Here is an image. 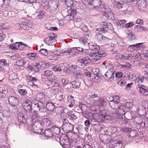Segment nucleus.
<instances>
[{
    "mask_svg": "<svg viewBox=\"0 0 148 148\" xmlns=\"http://www.w3.org/2000/svg\"><path fill=\"white\" fill-rule=\"evenodd\" d=\"M92 46V50L90 53H86L88 56L80 57L78 59V61L82 63L81 66H83V68L92 60L96 64L99 63L100 62L99 58L105 57L106 55L104 50L100 49L98 45L94 44Z\"/></svg>",
    "mask_w": 148,
    "mask_h": 148,
    "instance_id": "obj_1",
    "label": "nucleus"
},
{
    "mask_svg": "<svg viewBox=\"0 0 148 148\" xmlns=\"http://www.w3.org/2000/svg\"><path fill=\"white\" fill-rule=\"evenodd\" d=\"M111 26L110 23H107L105 21L100 22V27L97 29V31L98 32L101 33H97L94 38L95 40L99 43H106L108 38L103 35L101 33L103 34L106 32L109 28L110 29L112 30Z\"/></svg>",
    "mask_w": 148,
    "mask_h": 148,
    "instance_id": "obj_2",
    "label": "nucleus"
},
{
    "mask_svg": "<svg viewBox=\"0 0 148 148\" xmlns=\"http://www.w3.org/2000/svg\"><path fill=\"white\" fill-rule=\"evenodd\" d=\"M107 110H105L101 111L99 113H91L90 112L88 113V115H90L94 119L99 122H103L106 120H108L109 116L107 114Z\"/></svg>",
    "mask_w": 148,
    "mask_h": 148,
    "instance_id": "obj_3",
    "label": "nucleus"
},
{
    "mask_svg": "<svg viewBox=\"0 0 148 148\" xmlns=\"http://www.w3.org/2000/svg\"><path fill=\"white\" fill-rule=\"evenodd\" d=\"M48 37L44 40V42L47 45L52 46L54 45L56 42V36L53 33H49L48 34Z\"/></svg>",
    "mask_w": 148,
    "mask_h": 148,
    "instance_id": "obj_4",
    "label": "nucleus"
},
{
    "mask_svg": "<svg viewBox=\"0 0 148 148\" xmlns=\"http://www.w3.org/2000/svg\"><path fill=\"white\" fill-rule=\"evenodd\" d=\"M75 125L74 123L73 124L69 123L68 120L64 119L63 121V124L62 125V128L65 132H68L73 130L74 129V126Z\"/></svg>",
    "mask_w": 148,
    "mask_h": 148,
    "instance_id": "obj_5",
    "label": "nucleus"
},
{
    "mask_svg": "<svg viewBox=\"0 0 148 148\" xmlns=\"http://www.w3.org/2000/svg\"><path fill=\"white\" fill-rule=\"evenodd\" d=\"M120 97L118 96L113 97V99L109 101V104L111 107L116 110L121 104L120 103Z\"/></svg>",
    "mask_w": 148,
    "mask_h": 148,
    "instance_id": "obj_6",
    "label": "nucleus"
},
{
    "mask_svg": "<svg viewBox=\"0 0 148 148\" xmlns=\"http://www.w3.org/2000/svg\"><path fill=\"white\" fill-rule=\"evenodd\" d=\"M23 109L27 112V118H29L30 115V112L32 110V105L30 101L29 100L25 101L22 104Z\"/></svg>",
    "mask_w": 148,
    "mask_h": 148,
    "instance_id": "obj_7",
    "label": "nucleus"
},
{
    "mask_svg": "<svg viewBox=\"0 0 148 148\" xmlns=\"http://www.w3.org/2000/svg\"><path fill=\"white\" fill-rule=\"evenodd\" d=\"M60 143L62 146L64 148H69L71 145L68 138L65 137L60 138Z\"/></svg>",
    "mask_w": 148,
    "mask_h": 148,
    "instance_id": "obj_8",
    "label": "nucleus"
},
{
    "mask_svg": "<svg viewBox=\"0 0 148 148\" xmlns=\"http://www.w3.org/2000/svg\"><path fill=\"white\" fill-rule=\"evenodd\" d=\"M131 57V53H124L123 55H117L115 57L116 60L121 61H125L130 59Z\"/></svg>",
    "mask_w": 148,
    "mask_h": 148,
    "instance_id": "obj_9",
    "label": "nucleus"
},
{
    "mask_svg": "<svg viewBox=\"0 0 148 148\" xmlns=\"http://www.w3.org/2000/svg\"><path fill=\"white\" fill-rule=\"evenodd\" d=\"M20 27L25 30H29L32 27V24L30 22L23 21L19 23Z\"/></svg>",
    "mask_w": 148,
    "mask_h": 148,
    "instance_id": "obj_10",
    "label": "nucleus"
},
{
    "mask_svg": "<svg viewBox=\"0 0 148 148\" xmlns=\"http://www.w3.org/2000/svg\"><path fill=\"white\" fill-rule=\"evenodd\" d=\"M116 71H114L112 70H108L107 72L104 75V78L106 80H108L111 78H113L114 77V75Z\"/></svg>",
    "mask_w": 148,
    "mask_h": 148,
    "instance_id": "obj_11",
    "label": "nucleus"
},
{
    "mask_svg": "<svg viewBox=\"0 0 148 148\" xmlns=\"http://www.w3.org/2000/svg\"><path fill=\"white\" fill-rule=\"evenodd\" d=\"M45 62L43 61H40L37 63V65H35L34 66H32L30 65H27L28 67L29 70L31 71L33 70L35 71H38V69L39 68V66H40V67L42 66V64H44Z\"/></svg>",
    "mask_w": 148,
    "mask_h": 148,
    "instance_id": "obj_12",
    "label": "nucleus"
},
{
    "mask_svg": "<svg viewBox=\"0 0 148 148\" xmlns=\"http://www.w3.org/2000/svg\"><path fill=\"white\" fill-rule=\"evenodd\" d=\"M57 77H56L55 75L53 76L51 78L49 79L48 80V82L47 83L46 82L45 83V87L48 88H49L50 86H52L53 82L55 83Z\"/></svg>",
    "mask_w": 148,
    "mask_h": 148,
    "instance_id": "obj_13",
    "label": "nucleus"
},
{
    "mask_svg": "<svg viewBox=\"0 0 148 148\" xmlns=\"http://www.w3.org/2000/svg\"><path fill=\"white\" fill-rule=\"evenodd\" d=\"M125 109L123 104H121L115 110L117 112V114L122 116L125 114Z\"/></svg>",
    "mask_w": 148,
    "mask_h": 148,
    "instance_id": "obj_14",
    "label": "nucleus"
},
{
    "mask_svg": "<svg viewBox=\"0 0 148 148\" xmlns=\"http://www.w3.org/2000/svg\"><path fill=\"white\" fill-rule=\"evenodd\" d=\"M8 101L10 104L12 106H16L18 103V99L14 96H10L8 98Z\"/></svg>",
    "mask_w": 148,
    "mask_h": 148,
    "instance_id": "obj_15",
    "label": "nucleus"
},
{
    "mask_svg": "<svg viewBox=\"0 0 148 148\" xmlns=\"http://www.w3.org/2000/svg\"><path fill=\"white\" fill-rule=\"evenodd\" d=\"M140 92L144 95H148V89L145 86L141 85L140 86L138 87Z\"/></svg>",
    "mask_w": 148,
    "mask_h": 148,
    "instance_id": "obj_16",
    "label": "nucleus"
},
{
    "mask_svg": "<svg viewBox=\"0 0 148 148\" xmlns=\"http://www.w3.org/2000/svg\"><path fill=\"white\" fill-rule=\"evenodd\" d=\"M104 8L105 10L104 12L106 14V16L110 19H112L114 18V15L113 13L112 12L110 9L108 8V7L107 8Z\"/></svg>",
    "mask_w": 148,
    "mask_h": 148,
    "instance_id": "obj_17",
    "label": "nucleus"
},
{
    "mask_svg": "<svg viewBox=\"0 0 148 148\" xmlns=\"http://www.w3.org/2000/svg\"><path fill=\"white\" fill-rule=\"evenodd\" d=\"M41 122L42 127V128L43 127H48L50 125V120L48 118L41 119Z\"/></svg>",
    "mask_w": 148,
    "mask_h": 148,
    "instance_id": "obj_18",
    "label": "nucleus"
},
{
    "mask_svg": "<svg viewBox=\"0 0 148 148\" xmlns=\"http://www.w3.org/2000/svg\"><path fill=\"white\" fill-rule=\"evenodd\" d=\"M36 99L42 103L45 100V98L44 95L42 93H38L35 97Z\"/></svg>",
    "mask_w": 148,
    "mask_h": 148,
    "instance_id": "obj_19",
    "label": "nucleus"
},
{
    "mask_svg": "<svg viewBox=\"0 0 148 148\" xmlns=\"http://www.w3.org/2000/svg\"><path fill=\"white\" fill-rule=\"evenodd\" d=\"M9 79L14 83L16 82L18 79L17 74L15 73L10 74L9 77Z\"/></svg>",
    "mask_w": 148,
    "mask_h": 148,
    "instance_id": "obj_20",
    "label": "nucleus"
},
{
    "mask_svg": "<svg viewBox=\"0 0 148 148\" xmlns=\"http://www.w3.org/2000/svg\"><path fill=\"white\" fill-rule=\"evenodd\" d=\"M75 48H72L71 49L68 48L62 51V53H67L69 55V57H72L74 55V53H73V51L75 49Z\"/></svg>",
    "mask_w": 148,
    "mask_h": 148,
    "instance_id": "obj_21",
    "label": "nucleus"
},
{
    "mask_svg": "<svg viewBox=\"0 0 148 148\" xmlns=\"http://www.w3.org/2000/svg\"><path fill=\"white\" fill-rule=\"evenodd\" d=\"M34 123L33 125V127L35 128V127H36L37 128H38L37 130H38L39 129H40L42 128L41 122V119L39 118V119H37V120L34 122Z\"/></svg>",
    "mask_w": 148,
    "mask_h": 148,
    "instance_id": "obj_22",
    "label": "nucleus"
},
{
    "mask_svg": "<svg viewBox=\"0 0 148 148\" xmlns=\"http://www.w3.org/2000/svg\"><path fill=\"white\" fill-rule=\"evenodd\" d=\"M16 63L18 64L21 67H25L28 65V61L27 60L22 59L16 61Z\"/></svg>",
    "mask_w": 148,
    "mask_h": 148,
    "instance_id": "obj_23",
    "label": "nucleus"
},
{
    "mask_svg": "<svg viewBox=\"0 0 148 148\" xmlns=\"http://www.w3.org/2000/svg\"><path fill=\"white\" fill-rule=\"evenodd\" d=\"M10 24L9 23H2L0 25V29L6 31L10 28Z\"/></svg>",
    "mask_w": 148,
    "mask_h": 148,
    "instance_id": "obj_24",
    "label": "nucleus"
},
{
    "mask_svg": "<svg viewBox=\"0 0 148 148\" xmlns=\"http://www.w3.org/2000/svg\"><path fill=\"white\" fill-rule=\"evenodd\" d=\"M145 79L144 76H140V75L137 78V80L136 81V84L138 87L140 86L141 85L140 84H142Z\"/></svg>",
    "mask_w": 148,
    "mask_h": 148,
    "instance_id": "obj_25",
    "label": "nucleus"
},
{
    "mask_svg": "<svg viewBox=\"0 0 148 148\" xmlns=\"http://www.w3.org/2000/svg\"><path fill=\"white\" fill-rule=\"evenodd\" d=\"M44 133L45 136L48 137H52L54 136H56V135L53 133L51 129H48L45 130Z\"/></svg>",
    "mask_w": 148,
    "mask_h": 148,
    "instance_id": "obj_26",
    "label": "nucleus"
},
{
    "mask_svg": "<svg viewBox=\"0 0 148 148\" xmlns=\"http://www.w3.org/2000/svg\"><path fill=\"white\" fill-rule=\"evenodd\" d=\"M73 88H78L80 87L81 82L78 80H75L71 82Z\"/></svg>",
    "mask_w": 148,
    "mask_h": 148,
    "instance_id": "obj_27",
    "label": "nucleus"
},
{
    "mask_svg": "<svg viewBox=\"0 0 148 148\" xmlns=\"http://www.w3.org/2000/svg\"><path fill=\"white\" fill-rule=\"evenodd\" d=\"M46 107L47 110L49 111H53L55 109V106L51 102H48Z\"/></svg>",
    "mask_w": 148,
    "mask_h": 148,
    "instance_id": "obj_28",
    "label": "nucleus"
},
{
    "mask_svg": "<svg viewBox=\"0 0 148 148\" xmlns=\"http://www.w3.org/2000/svg\"><path fill=\"white\" fill-rule=\"evenodd\" d=\"M53 74V72L52 71L49 70H47L45 71L43 73L42 75V77L43 78V77H49L52 76Z\"/></svg>",
    "mask_w": 148,
    "mask_h": 148,
    "instance_id": "obj_29",
    "label": "nucleus"
},
{
    "mask_svg": "<svg viewBox=\"0 0 148 148\" xmlns=\"http://www.w3.org/2000/svg\"><path fill=\"white\" fill-rule=\"evenodd\" d=\"M98 101L100 106L103 108L106 107L107 105V102L103 98H99Z\"/></svg>",
    "mask_w": 148,
    "mask_h": 148,
    "instance_id": "obj_30",
    "label": "nucleus"
},
{
    "mask_svg": "<svg viewBox=\"0 0 148 148\" xmlns=\"http://www.w3.org/2000/svg\"><path fill=\"white\" fill-rule=\"evenodd\" d=\"M76 78H81L84 77L83 74L80 70L76 71L75 72Z\"/></svg>",
    "mask_w": 148,
    "mask_h": 148,
    "instance_id": "obj_31",
    "label": "nucleus"
},
{
    "mask_svg": "<svg viewBox=\"0 0 148 148\" xmlns=\"http://www.w3.org/2000/svg\"><path fill=\"white\" fill-rule=\"evenodd\" d=\"M126 34H128L129 37L131 40H132L135 38V35L130 31L127 30L126 32Z\"/></svg>",
    "mask_w": 148,
    "mask_h": 148,
    "instance_id": "obj_32",
    "label": "nucleus"
},
{
    "mask_svg": "<svg viewBox=\"0 0 148 148\" xmlns=\"http://www.w3.org/2000/svg\"><path fill=\"white\" fill-rule=\"evenodd\" d=\"M114 6L119 9H121L124 6V4L118 1H115L114 3Z\"/></svg>",
    "mask_w": 148,
    "mask_h": 148,
    "instance_id": "obj_33",
    "label": "nucleus"
},
{
    "mask_svg": "<svg viewBox=\"0 0 148 148\" xmlns=\"http://www.w3.org/2000/svg\"><path fill=\"white\" fill-rule=\"evenodd\" d=\"M139 59L142 60H148V56L147 53L146 54L144 53H140L139 56Z\"/></svg>",
    "mask_w": 148,
    "mask_h": 148,
    "instance_id": "obj_34",
    "label": "nucleus"
},
{
    "mask_svg": "<svg viewBox=\"0 0 148 148\" xmlns=\"http://www.w3.org/2000/svg\"><path fill=\"white\" fill-rule=\"evenodd\" d=\"M20 42H17L16 43H14L12 45H10V48L14 50H17L18 48Z\"/></svg>",
    "mask_w": 148,
    "mask_h": 148,
    "instance_id": "obj_35",
    "label": "nucleus"
},
{
    "mask_svg": "<svg viewBox=\"0 0 148 148\" xmlns=\"http://www.w3.org/2000/svg\"><path fill=\"white\" fill-rule=\"evenodd\" d=\"M139 74L138 73L136 74H130L129 76L131 78V80L132 81L134 80L135 81V82L136 83V81L137 80V78L138 77H139Z\"/></svg>",
    "mask_w": 148,
    "mask_h": 148,
    "instance_id": "obj_36",
    "label": "nucleus"
},
{
    "mask_svg": "<svg viewBox=\"0 0 148 148\" xmlns=\"http://www.w3.org/2000/svg\"><path fill=\"white\" fill-rule=\"evenodd\" d=\"M147 3L146 1L145 0H143L138 5L139 7L141 8V9L143 10L147 7Z\"/></svg>",
    "mask_w": 148,
    "mask_h": 148,
    "instance_id": "obj_37",
    "label": "nucleus"
},
{
    "mask_svg": "<svg viewBox=\"0 0 148 148\" xmlns=\"http://www.w3.org/2000/svg\"><path fill=\"white\" fill-rule=\"evenodd\" d=\"M126 22L125 20H117L116 21V23L117 25L121 27H123L124 24Z\"/></svg>",
    "mask_w": 148,
    "mask_h": 148,
    "instance_id": "obj_38",
    "label": "nucleus"
},
{
    "mask_svg": "<svg viewBox=\"0 0 148 148\" xmlns=\"http://www.w3.org/2000/svg\"><path fill=\"white\" fill-rule=\"evenodd\" d=\"M40 104H42V103L40 102V103H37L34 104V107L35 109L37 110H40L44 108V107L42 106Z\"/></svg>",
    "mask_w": 148,
    "mask_h": 148,
    "instance_id": "obj_39",
    "label": "nucleus"
},
{
    "mask_svg": "<svg viewBox=\"0 0 148 148\" xmlns=\"http://www.w3.org/2000/svg\"><path fill=\"white\" fill-rule=\"evenodd\" d=\"M27 78L29 82H32L33 84L31 85H36L34 84V83L36 81V78L30 75L27 76Z\"/></svg>",
    "mask_w": 148,
    "mask_h": 148,
    "instance_id": "obj_40",
    "label": "nucleus"
},
{
    "mask_svg": "<svg viewBox=\"0 0 148 148\" xmlns=\"http://www.w3.org/2000/svg\"><path fill=\"white\" fill-rule=\"evenodd\" d=\"M140 64V62L139 60L135 59L131 61V65L133 66H138Z\"/></svg>",
    "mask_w": 148,
    "mask_h": 148,
    "instance_id": "obj_41",
    "label": "nucleus"
},
{
    "mask_svg": "<svg viewBox=\"0 0 148 148\" xmlns=\"http://www.w3.org/2000/svg\"><path fill=\"white\" fill-rule=\"evenodd\" d=\"M8 92V90L6 87H0V93L5 95Z\"/></svg>",
    "mask_w": 148,
    "mask_h": 148,
    "instance_id": "obj_42",
    "label": "nucleus"
},
{
    "mask_svg": "<svg viewBox=\"0 0 148 148\" xmlns=\"http://www.w3.org/2000/svg\"><path fill=\"white\" fill-rule=\"evenodd\" d=\"M103 67L106 68L107 69L112 70L111 69L112 68L113 66L110 63L103 62Z\"/></svg>",
    "mask_w": 148,
    "mask_h": 148,
    "instance_id": "obj_43",
    "label": "nucleus"
},
{
    "mask_svg": "<svg viewBox=\"0 0 148 148\" xmlns=\"http://www.w3.org/2000/svg\"><path fill=\"white\" fill-rule=\"evenodd\" d=\"M79 42L82 45L85 46L86 44L88 41L87 40L86 38H84L82 37L81 38H80L79 40Z\"/></svg>",
    "mask_w": 148,
    "mask_h": 148,
    "instance_id": "obj_44",
    "label": "nucleus"
},
{
    "mask_svg": "<svg viewBox=\"0 0 148 148\" xmlns=\"http://www.w3.org/2000/svg\"><path fill=\"white\" fill-rule=\"evenodd\" d=\"M51 89L49 88L45 91V95L48 97H51L53 95V92L51 91Z\"/></svg>",
    "mask_w": 148,
    "mask_h": 148,
    "instance_id": "obj_45",
    "label": "nucleus"
},
{
    "mask_svg": "<svg viewBox=\"0 0 148 148\" xmlns=\"http://www.w3.org/2000/svg\"><path fill=\"white\" fill-rule=\"evenodd\" d=\"M51 129L53 133L55 134H57L59 132V129L56 126H54Z\"/></svg>",
    "mask_w": 148,
    "mask_h": 148,
    "instance_id": "obj_46",
    "label": "nucleus"
},
{
    "mask_svg": "<svg viewBox=\"0 0 148 148\" xmlns=\"http://www.w3.org/2000/svg\"><path fill=\"white\" fill-rule=\"evenodd\" d=\"M92 2V5H100L102 4L101 0H93Z\"/></svg>",
    "mask_w": 148,
    "mask_h": 148,
    "instance_id": "obj_47",
    "label": "nucleus"
},
{
    "mask_svg": "<svg viewBox=\"0 0 148 148\" xmlns=\"http://www.w3.org/2000/svg\"><path fill=\"white\" fill-rule=\"evenodd\" d=\"M94 75L95 76H94V79L95 80H98L102 76V75L99 73H97L95 72L94 73Z\"/></svg>",
    "mask_w": 148,
    "mask_h": 148,
    "instance_id": "obj_48",
    "label": "nucleus"
},
{
    "mask_svg": "<svg viewBox=\"0 0 148 148\" xmlns=\"http://www.w3.org/2000/svg\"><path fill=\"white\" fill-rule=\"evenodd\" d=\"M132 104L130 102H127L126 103H124L123 104V106H124L125 108L130 109L132 106Z\"/></svg>",
    "mask_w": 148,
    "mask_h": 148,
    "instance_id": "obj_49",
    "label": "nucleus"
},
{
    "mask_svg": "<svg viewBox=\"0 0 148 148\" xmlns=\"http://www.w3.org/2000/svg\"><path fill=\"white\" fill-rule=\"evenodd\" d=\"M38 116L39 115L36 112H35L34 113H33L32 115V119L33 123L35 121H36L37 119H38Z\"/></svg>",
    "mask_w": 148,
    "mask_h": 148,
    "instance_id": "obj_50",
    "label": "nucleus"
},
{
    "mask_svg": "<svg viewBox=\"0 0 148 148\" xmlns=\"http://www.w3.org/2000/svg\"><path fill=\"white\" fill-rule=\"evenodd\" d=\"M53 53L54 56H60L61 54H62V51H60L59 49H54L53 51Z\"/></svg>",
    "mask_w": 148,
    "mask_h": 148,
    "instance_id": "obj_51",
    "label": "nucleus"
},
{
    "mask_svg": "<svg viewBox=\"0 0 148 148\" xmlns=\"http://www.w3.org/2000/svg\"><path fill=\"white\" fill-rule=\"evenodd\" d=\"M18 120L19 122L23 123L25 122V119L24 117V116L23 115L20 116L18 115Z\"/></svg>",
    "mask_w": 148,
    "mask_h": 148,
    "instance_id": "obj_52",
    "label": "nucleus"
},
{
    "mask_svg": "<svg viewBox=\"0 0 148 148\" xmlns=\"http://www.w3.org/2000/svg\"><path fill=\"white\" fill-rule=\"evenodd\" d=\"M143 117L142 116H138L136 118V122L138 125L143 121Z\"/></svg>",
    "mask_w": 148,
    "mask_h": 148,
    "instance_id": "obj_53",
    "label": "nucleus"
},
{
    "mask_svg": "<svg viewBox=\"0 0 148 148\" xmlns=\"http://www.w3.org/2000/svg\"><path fill=\"white\" fill-rule=\"evenodd\" d=\"M18 92L21 95H24L27 93V91L26 90L23 89H18Z\"/></svg>",
    "mask_w": 148,
    "mask_h": 148,
    "instance_id": "obj_54",
    "label": "nucleus"
},
{
    "mask_svg": "<svg viewBox=\"0 0 148 148\" xmlns=\"http://www.w3.org/2000/svg\"><path fill=\"white\" fill-rule=\"evenodd\" d=\"M130 134L129 135V136L131 138H133L135 136H136L137 134V132L135 130H131V131L130 132Z\"/></svg>",
    "mask_w": 148,
    "mask_h": 148,
    "instance_id": "obj_55",
    "label": "nucleus"
},
{
    "mask_svg": "<svg viewBox=\"0 0 148 148\" xmlns=\"http://www.w3.org/2000/svg\"><path fill=\"white\" fill-rule=\"evenodd\" d=\"M90 25L91 27L94 28L97 27L99 25V23L97 22L92 21L90 22Z\"/></svg>",
    "mask_w": 148,
    "mask_h": 148,
    "instance_id": "obj_56",
    "label": "nucleus"
},
{
    "mask_svg": "<svg viewBox=\"0 0 148 148\" xmlns=\"http://www.w3.org/2000/svg\"><path fill=\"white\" fill-rule=\"evenodd\" d=\"M118 84L119 85L123 87L125 86L126 84V82L123 80H121L118 82Z\"/></svg>",
    "mask_w": 148,
    "mask_h": 148,
    "instance_id": "obj_57",
    "label": "nucleus"
},
{
    "mask_svg": "<svg viewBox=\"0 0 148 148\" xmlns=\"http://www.w3.org/2000/svg\"><path fill=\"white\" fill-rule=\"evenodd\" d=\"M67 100L69 103H73L74 100L73 97L71 95H70L68 97Z\"/></svg>",
    "mask_w": 148,
    "mask_h": 148,
    "instance_id": "obj_58",
    "label": "nucleus"
},
{
    "mask_svg": "<svg viewBox=\"0 0 148 148\" xmlns=\"http://www.w3.org/2000/svg\"><path fill=\"white\" fill-rule=\"evenodd\" d=\"M75 49H74V50H77L79 51L85 52L86 53L87 51L88 50V49H84L83 48H81V47H74Z\"/></svg>",
    "mask_w": 148,
    "mask_h": 148,
    "instance_id": "obj_59",
    "label": "nucleus"
},
{
    "mask_svg": "<svg viewBox=\"0 0 148 148\" xmlns=\"http://www.w3.org/2000/svg\"><path fill=\"white\" fill-rule=\"evenodd\" d=\"M78 136L77 134H72L71 137V139L73 141H75L77 139Z\"/></svg>",
    "mask_w": 148,
    "mask_h": 148,
    "instance_id": "obj_60",
    "label": "nucleus"
},
{
    "mask_svg": "<svg viewBox=\"0 0 148 148\" xmlns=\"http://www.w3.org/2000/svg\"><path fill=\"white\" fill-rule=\"evenodd\" d=\"M19 45V46L18 49V50H23L27 47V46L25 44L21 42H20Z\"/></svg>",
    "mask_w": 148,
    "mask_h": 148,
    "instance_id": "obj_61",
    "label": "nucleus"
},
{
    "mask_svg": "<svg viewBox=\"0 0 148 148\" xmlns=\"http://www.w3.org/2000/svg\"><path fill=\"white\" fill-rule=\"evenodd\" d=\"M134 28L135 31L137 32H142L141 26L138 25H136L134 27Z\"/></svg>",
    "mask_w": 148,
    "mask_h": 148,
    "instance_id": "obj_62",
    "label": "nucleus"
},
{
    "mask_svg": "<svg viewBox=\"0 0 148 148\" xmlns=\"http://www.w3.org/2000/svg\"><path fill=\"white\" fill-rule=\"evenodd\" d=\"M143 43H138L134 44L135 50H139L140 49V48L142 47L143 45Z\"/></svg>",
    "mask_w": 148,
    "mask_h": 148,
    "instance_id": "obj_63",
    "label": "nucleus"
},
{
    "mask_svg": "<svg viewBox=\"0 0 148 148\" xmlns=\"http://www.w3.org/2000/svg\"><path fill=\"white\" fill-rule=\"evenodd\" d=\"M61 81L64 86H65L69 82V80L65 78H62Z\"/></svg>",
    "mask_w": 148,
    "mask_h": 148,
    "instance_id": "obj_64",
    "label": "nucleus"
}]
</instances>
